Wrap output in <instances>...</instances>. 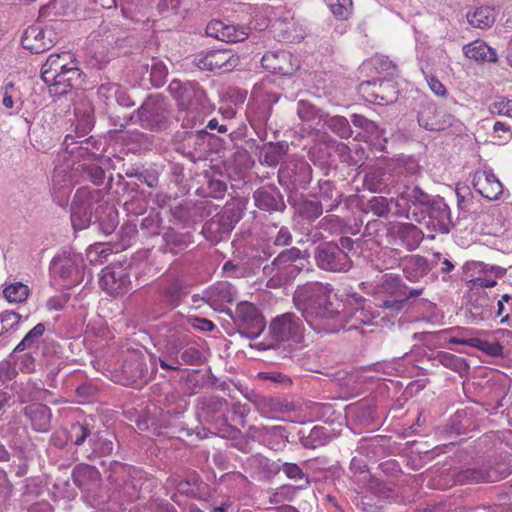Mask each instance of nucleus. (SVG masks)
Listing matches in <instances>:
<instances>
[{"label":"nucleus","mask_w":512,"mask_h":512,"mask_svg":"<svg viewBox=\"0 0 512 512\" xmlns=\"http://www.w3.org/2000/svg\"><path fill=\"white\" fill-rule=\"evenodd\" d=\"M436 358L443 366L454 371H460L465 366L462 358L448 352H439Z\"/></svg>","instance_id":"48"},{"label":"nucleus","mask_w":512,"mask_h":512,"mask_svg":"<svg viewBox=\"0 0 512 512\" xmlns=\"http://www.w3.org/2000/svg\"><path fill=\"white\" fill-rule=\"evenodd\" d=\"M194 63L203 71H231L238 66L239 57L232 50L217 49L196 55Z\"/></svg>","instance_id":"13"},{"label":"nucleus","mask_w":512,"mask_h":512,"mask_svg":"<svg viewBox=\"0 0 512 512\" xmlns=\"http://www.w3.org/2000/svg\"><path fill=\"white\" fill-rule=\"evenodd\" d=\"M328 5L333 16L340 20L348 19L353 11L352 0H329Z\"/></svg>","instance_id":"39"},{"label":"nucleus","mask_w":512,"mask_h":512,"mask_svg":"<svg viewBox=\"0 0 512 512\" xmlns=\"http://www.w3.org/2000/svg\"><path fill=\"white\" fill-rule=\"evenodd\" d=\"M90 434L91 432L87 425L76 423L71 426L69 438L75 445L80 446Z\"/></svg>","instance_id":"49"},{"label":"nucleus","mask_w":512,"mask_h":512,"mask_svg":"<svg viewBox=\"0 0 512 512\" xmlns=\"http://www.w3.org/2000/svg\"><path fill=\"white\" fill-rule=\"evenodd\" d=\"M489 110L492 114L512 118V99H508L506 97H499L490 104Z\"/></svg>","instance_id":"47"},{"label":"nucleus","mask_w":512,"mask_h":512,"mask_svg":"<svg viewBox=\"0 0 512 512\" xmlns=\"http://www.w3.org/2000/svg\"><path fill=\"white\" fill-rule=\"evenodd\" d=\"M312 179V169L303 158H290L282 163L278 180L285 189L294 191L305 188Z\"/></svg>","instance_id":"9"},{"label":"nucleus","mask_w":512,"mask_h":512,"mask_svg":"<svg viewBox=\"0 0 512 512\" xmlns=\"http://www.w3.org/2000/svg\"><path fill=\"white\" fill-rule=\"evenodd\" d=\"M255 205L268 212L283 211L285 203L279 190L275 186H263L253 194Z\"/></svg>","instance_id":"23"},{"label":"nucleus","mask_w":512,"mask_h":512,"mask_svg":"<svg viewBox=\"0 0 512 512\" xmlns=\"http://www.w3.org/2000/svg\"><path fill=\"white\" fill-rule=\"evenodd\" d=\"M351 122L354 126L363 129L375 145L382 147L381 141L386 142L384 130H382L375 122L359 114H353L351 116Z\"/></svg>","instance_id":"32"},{"label":"nucleus","mask_w":512,"mask_h":512,"mask_svg":"<svg viewBox=\"0 0 512 512\" xmlns=\"http://www.w3.org/2000/svg\"><path fill=\"white\" fill-rule=\"evenodd\" d=\"M169 90L178 100L179 107L186 111L183 119V126L194 128L197 122L211 110V105L206 97L204 90L197 82H186L181 85L179 82H172Z\"/></svg>","instance_id":"3"},{"label":"nucleus","mask_w":512,"mask_h":512,"mask_svg":"<svg viewBox=\"0 0 512 512\" xmlns=\"http://www.w3.org/2000/svg\"><path fill=\"white\" fill-rule=\"evenodd\" d=\"M393 183L392 176L383 169H374L369 171L364 178V185L374 193H390V184Z\"/></svg>","instance_id":"27"},{"label":"nucleus","mask_w":512,"mask_h":512,"mask_svg":"<svg viewBox=\"0 0 512 512\" xmlns=\"http://www.w3.org/2000/svg\"><path fill=\"white\" fill-rule=\"evenodd\" d=\"M100 287L112 296H118L128 291L130 279L122 266H107L99 277Z\"/></svg>","instance_id":"15"},{"label":"nucleus","mask_w":512,"mask_h":512,"mask_svg":"<svg viewBox=\"0 0 512 512\" xmlns=\"http://www.w3.org/2000/svg\"><path fill=\"white\" fill-rule=\"evenodd\" d=\"M180 324H183L185 328L187 324L201 331H212L215 328V324L212 321L206 318H200L196 316L188 317L185 320H183Z\"/></svg>","instance_id":"50"},{"label":"nucleus","mask_w":512,"mask_h":512,"mask_svg":"<svg viewBox=\"0 0 512 512\" xmlns=\"http://www.w3.org/2000/svg\"><path fill=\"white\" fill-rule=\"evenodd\" d=\"M52 30L29 27L22 37V46L33 53H41L53 45Z\"/></svg>","instance_id":"21"},{"label":"nucleus","mask_w":512,"mask_h":512,"mask_svg":"<svg viewBox=\"0 0 512 512\" xmlns=\"http://www.w3.org/2000/svg\"><path fill=\"white\" fill-rule=\"evenodd\" d=\"M496 284V280L487 277H477L473 280L474 287L491 288Z\"/></svg>","instance_id":"64"},{"label":"nucleus","mask_w":512,"mask_h":512,"mask_svg":"<svg viewBox=\"0 0 512 512\" xmlns=\"http://www.w3.org/2000/svg\"><path fill=\"white\" fill-rule=\"evenodd\" d=\"M363 290L367 293H373L375 295H386L389 297H406L407 286L403 283L401 277L395 274H385L381 277L380 283L373 287V289L367 290L368 284L362 282L360 284Z\"/></svg>","instance_id":"20"},{"label":"nucleus","mask_w":512,"mask_h":512,"mask_svg":"<svg viewBox=\"0 0 512 512\" xmlns=\"http://www.w3.org/2000/svg\"><path fill=\"white\" fill-rule=\"evenodd\" d=\"M297 113L302 120H309L314 114V109L309 103L305 101H299L297 106Z\"/></svg>","instance_id":"62"},{"label":"nucleus","mask_w":512,"mask_h":512,"mask_svg":"<svg viewBox=\"0 0 512 512\" xmlns=\"http://www.w3.org/2000/svg\"><path fill=\"white\" fill-rule=\"evenodd\" d=\"M281 471L290 479H303V470L294 463H283Z\"/></svg>","instance_id":"56"},{"label":"nucleus","mask_w":512,"mask_h":512,"mask_svg":"<svg viewBox=\"0 0 512 512\" xmlns=\"http://www.w3.org/2000/svg\"><path fill=\"white\" fill-rule=\"evenodd\" d=\"M75 481L78 482L80 477H88L89 479H95L98 476V471L89 465L79 466L74 469L73 472Z\"/></svg>","instance_id":"58"},{"label":"nucleus","mask_w":512,"mask_h":512,"mask_svg":"<svg viewBox=\"0 0 512 512\" xmlns=\"http://www.w3.org/2000/svg\"><path fill=\"white\" fill-rule=\"evenodd\" d=\"M261 64L265 69L280 75L292 74L296 69L291 54L283 50L267 52L263 55Z\"/></svg>","instance_id":"22"},{"label":"nucleus","mask_w":512,"mask_h":512,"mask_svg":"<svg viewBox=\"0 0 512 512\" xmlns=\"http://www.w3.org/2000/svg\"><path fill=\"white\" fill-rule=\"evenodd\" d=\"M367 209L378 217H384L391 211L388 199L382 196L372 197L367 202Z\"/></svg>","instance_id":"42"},{"label":"nucleus","mask_w":512,"mask_h":512,"mask_svg":"<svg viewBox=\"0 0 512 512\" xmlns=\"http://www.w3.org/2000/svg\"><path fill=\"white\" fill-rule=\"evenodd\" d=\"M333 287L329 283L308 282L298 286L293 295L294 305L300 310L306 321L310 318L331 319L338 315L331 297Z\"/></svg>","instance_id":"1"},{"label":"nucleus","mask_w":512,"mask_h":512,"mask_svg":"<svg viewBox=\"0 0 512 512\" xmlns=\"http://www.w3.org/2000/svg\"><path fill=\"white\" fill-rule=\"evenodd\" d=\"M468 331L460 327H454L444 329L434 333L435 338L440 340H446L451 344L466 345L473 348H477L489 356L498 357L503 355V347L497 341H487L476 337L465 338L460 336H451L447 338L449 334L457 333L458 335H464Z\"/></svg>","instance_id":"10"},{"label":"nucleus","mask_w":512,"mask_h":512,"mask_svg":"<svg viewBox=\"0 0 512 512\" xmlns=\"http://www.w3.org/2000/svg\"><path fill=\"white\" fill-rule=\"evenodd\" d=\"M235 323L241 329V334L248 339H256L264 330L263 316L249 302H240L236 307Z\"/></svg>","instance_id":"12"},{"label":"nucleus","mask_w":512,"mask_h":512,"mask_svg":"<svg viewBox=\"0 0 512 512\" xmlns=\"http://www.w3.org/2000/svg\"><path fill=\"white\" fill-rule=\"evenodd\" d=\"M25 410L34 430L38 432H46L49 430L51 422V412L49 407L35 403L26 407Z\"/></svg>","instance_id":"26"},{"label":"nucleus","mask_w":512,"mask_h":512,"mask_svg":"<svg viewBox=\"0 0 512 512\" xmlns=\"http://www.w3.org/2000/svg\"><path fill=\"white\" fill-rule=\"evenodd\" d=\"M3 294L10 303H21L27 299L29 288L21 282H16L5 287Z\"/></svg>","instance_id":"36"},{"label":"nucleus","mask_w":512,"mask_h":512,"mask_svg":"<svg viewBox=\"0 0 512 512\" xmlns=\"http://www.w3.org/2000/svg\"><path fill=\"white\" fill-rule=\"evenodd\" d=\"M117 225H118L117 215L115 212H112V211L109 213V221L107 223H105L102 220L99 221L100 229L102 230V232L105 235L111 234L114 231V229L117 227Z\"/></svg>","instance_id":"60"},{"label":"nucleus","mask_w":512,"mask_h":512,"mask_svg":"<svg viewBox=\"0 0 512 512\" xmlns=\"http://www.w3.org/2000/svg\"><path fill=\"white\" fill-rule=\"evenodd\" d=\"M469 24L475 28L488 29L495 20L496 14L493 8L488 6H481L476 8L473 12L467 14Z\"/></svg>","instance_id":"33"},{"label":"nucleus","mask_w":512,"mask_h":512,"mask_svg":"<svg viewBox=\"0 0 512 512\" xmlns=\"http://www.w3.org/2000/svg\"><path fill=\"white\" fill-rule=\"evenodd\" d=\"M303 260L302 251L296 247L282 251L263 269L264 274L270 277V286H281L292 281L302 270Z\"/></svg>","instance_id":"4"},{"label":"nucleus","mask_w":512,"mask_h":512,"mask_svg":"<svg viewBox=\"0 0 512 512\" xmlns=\"http://www.w3.org/2000/svg\"><path fill=\"white\" fill-rule=\"evenodd\" d=\"M395 234L408 250H415L423 239L422 231L410 223L397 225Z\"/></svg>","instance_id":"29"},{"label":"nucleus","mask_w":512,"mask_h":512,"mask_svg":"<svg viewBox=\"0 0 512 512\" xmlns=\"http://www.w3.org/2000/svg\"><path fill=\"white\" fill-rule=\"evenodd\" d=\"M82 259L80 255L66 254L54 257L51 262V272L63 280L77 282L79 278Z\"/></svg>","instance_id":"17"},{"label":"nucleus","mask_w":512,"mask_h":512,"mask_svg":"<svg viewBox=\"0 0 512 512\" xmlns=\"http://www.w3.org/2000/svg\"><path fill=\"white\" fill-rule=\"evenodd\" d=\"M113 253V246L110 243H95L86 250L87 259L91 264L103 263Z\"/></svg>","instance_id":"34"},{"label":"nucleus","mask_w":512,"mask_h":512,"mask_svg":"<svg viewBox=\"0 0 512 512\" xmlns=\"http://www.w3.org/2000/svg\"><path fill=\"white\" fill-rule=\"evenodd\" d=\"M328 127L342 138L350 136L351 129L348 120L342 116H335L327 121Z\"/></svg>","instance_id":"44"},{"label":"nucleus","mask_w":512,"mask_h":512,"mask_svg":"<svg viewBox=\"0 0 512 512\" xmlns=\"http://www.w3.org/2000/svg\"><path fill=\"white\" fill-rule=\"evenodd\" d=\"M101 192L96 189H78L71 207V224L74 231L88 228L92 221L94 205L99 202Z\"/></svg>","instance_id":"7"},{"label":"nucleus","mask_w":512,"mask_h":512,"mask_svg":"<svg viewBox=\"0 0 512 512\" xmlns=\"http://www.w3.org/2000/svg\"><path fill=\"white\" fill-rule=\"evenodd\" d=\"M457 481L461 484L465 483H482V482H492L494 478L491 474L483 469H466L461 471L457 475Z\"/></svg>","instance_id":"35"},{"label":"nucleus","mask_w":512,"mask_h":512,"mask_svg":"<svg viewBox=\"0 0 512 512\" xmlns=\"http://www.w3.org/2000/svg\"><path fill=\"white\" fill-rule=\"evenodd\" d=\"M82 105V110L79 107L75 108V116L78 119L77 128L81 129L82 132H87L93 126V112L89 104L83 103Z\"/></svg>","instance_id":"41"},{"label":"nucleus","mask_w":512,"mask_h":512,"mask_svg":"<svg viewBox=\"0 0 512 512\" xmlns=\"http://www.w3.org/2000/svg\"><path fill=\"white\" fill-rule=\"evenodd\" d=\"M452 115L439 112L436 105L428 103L419 112V125L429 131H441L451 125Z\"/></svg>","instance_id":"18"},{"label":"nucleus","mask_w":512,"mask_h":512,"mask_svg":"<svg viewBox=\"0 0 512 512\" xmlns=\"http://www.w3.org/2000/svg\"><path fill=\"white\" fill-rule=\"evenodd\" d=\"M261 440L271 449L277 450L285 446L287 433L282 426H263L259 429Z\"/></svg>","instance_id":"30"},{"label":"nucleus","mask_w":512,"mask_h":512,"mask_svg":"<svg viewBox=\"0 0 512 512\" xmlns=\"http://www.w3.org/2000/svg\"><path fill=\"white\" fill-rule=\"evenodd\" d=\"M320 201L323 204V207L326 211H333L336 209L342 199V194L339 192L332 182L328 180L319 182V192H318Z\"/></svg>","instance_id":"31"},{"label":"nucleus","mask_w":512,"mask_h":512,"mask_svg":"<svg viewBox=\"0 0 512 512\" xmlns=\"http://www.w3.org/2000/svg\"><path fill=\"white\" fill-rule=\"evenodd\" d=\"M1 104L9 110V115L19 112L23 106L22 92L19 86L12 81H5L0 87Z\"/></svg>","instance_id":"25"},{"label":"nucleus","mask_w":512,"mask_h":512,"mask_svg":"<svg viewBox=\"0 0 512 512\" xmlns=\"http://www.w3.org/2000/svg\"><path fill=\"white\" fill-rule=\"evenodd\" d=\"M328 440V430L323 426H315L302 443L306 448L315 449L326 444Z\"/></svg>","instance_id":"37"},{"label":"nucleus","mask_w":512,"mask_h":512,"mask_svg":"<svg viewBox=\"0 0 512 512\" xmlns=\"http://www.w3.org/2000/svg\"><path fill=\"white\" fill-rule=\"evenodd\" d=\"M260 375L262 376V378L270 380L272 382L281 383L284 385H289L291 383L290 378L280 372L261 373Z\"/></svg>","instance_id":"61"},{"label":"nucleus","mask_w":512,"mask_h":512,"mask_svg":"<svg viewBox=\"0 0 512 512\" xmlns=\"http://www.w3.org/2000/svg\"><path fill=\"white\" fill-rule=\"evenodd\" d=\"M167 76V68L162 62H155L151 67V82L153 85L159 87L162 86L165 82V78Z\"/></svg>","instance_id":"51"},{"label":"nucleus","mask_w":512,"mask_h":512,"mask_svg":"<svg viewBox=\"0 0 512 512\" xmlns=\"http://www.w3.org/2000/svg\"><path fill=\"white\" fill-rule=\"evenodd\" d=\"M80 76L78 61L69 51L49 55L41 67V78L49 86L51 95L66 94Z\"/></svg>","instance_id":"2"},{"label":"nucleus","mask_w":512,"mask_h":512,"mask_svg":"<svg viewBox=\"0 0 512 512\" xmlns=\"http://www.w3.org/2000/svg\"><path fill=\"white\" fill-rule=\"evenodd\" d=\"M324 209L321 202L313 200H304L298 207L299 214L308 220L318 218L323 213Z\"/></svg>","instance_id":"40"},{"label":"nucleus","mask_w":512,"mask_h":512,"mask_svg":"<svg viewBox=\"0 0 512 512\" xmlns=\"http://www.w3.org/2000/svg\"><path fill=\"white\" fill-rule=\"evenodd\" d=\"M185 349L180 355V363L182 365H199L203 361L201 351L194 345H185Z\"/></svg>","instance_id":"43"},{"label":"nucleus","mask_w":512,"mask_h":512,"mask_svg":"<svg viewBox=\"0 0 512 512\" xmlns=\"http://www.w3.org/2000/svg\"><path fill=\"white\" fill-rule=\"evenodd\" d=\"M492 138L494 139L495 144L503 145L507 143L512 138L510 126L501 121L495 122Z\"/></svg>","instance_id":"46"},{"label":"nucleus","mask_w":512,"mask_h":512,"mask_svg":"<svg viewBox=\"0 0 512 512\" xmlns=\"http://www.w3.org/2000/svg\"><path fill=\"white\" fill-rule=\"evenodd\" d=\"M292 242V235L287 227H281L274 239L277 246H287Z\"/></svg>","instance_id":"59"},{"label":"nucleus","mask_w":512,"mask_h":512,"mask_svg":"<svg viewBox=\"0 0 512 512\" xmlns=\"http://www.w3.org/2000/svg\"><path fill=\"white\" fill-rule=\"evenodd\" d=\"M282 158V150L280 147L271 146L263 154V162L270 166H277Z\"/></svg>","instance_id":"53"},{"label":"nucleus","mask_w":512,"mask_h":512,"mask_svg":"<svg viewBox=\"0 0 512 512\" xmlns=\"http://www.w3.org/2000/svg\"><path fill=\"white\" fill-rule=\"evenodd\" d=\"M201 299L214 310L231 315L228 305L237 299V291L231 283L220 281L205 289Z\"/></svg>","instance_id":"14"},{"label":"nucleus","mask_w":512,"mask_h":512,"mask_svg":"<svg viewBox=\"0 0 512 512\" xmlns=\"http://www.w3.org/2000/svg\"><path fill=\"white\" fill-rule=\"evenodd\" d=\"M170 115V107L160 95L150 96L138 109V117L142 127L151 130L166 128Z\"/></svg>","instance_id":"8"},{"label":"nucleus","mask_w":512,"mask_h":512,"mask_svg":"<svg viewBox=\"0 0 512 512\" xmlns=\"http://www.w3.org/2000/svg\"><path fill=\"white\" fill-rule=\"evenodd\" d=\"M191 333L188 328L183 324L174 326L169 330L166 345L162 351L161 356H151V363L155 365L159 363L160 367L164 370H179L181 367L179 352L185 345L191 342Z\"/></svg>","instance_id":"5"},{"label":"nucleus","mask_w":512,"mask_h":512,"mask_svg":"<svg viewBox=\"0 0 512 512\" xmlns=\"http://www.w3.org/2000/svg\"><path fill=\"white\" fill-rule=\"evenodd\" d=\"M315 260L319 268L331 272H346L352 265L348 254L333 243L320 245Z\"/></svg>","instance_id":"11"},{"label":"nucleus","mask_w":512,"mask_h":512,"mask_svg":"<svg viewBox=\"0 0 512 512\" xmlns=\"http://www.w3.org/2000/svg\"><path fill=\"white\" fill-rule=\"evenodd\" d=\"M389 86L390 84L388 82H381L378 86L379 91L373 90L370 93V96L372 97L370 98V101H376L378 98H380V100L385 103H392L393 101H395L397 98L396 91H393L391 95H384L385 88Z\"/></svg>","instance_id":"54"},{"label":"nucleus","mask_w":512,"mask_h":512,"mask_svg":"<svg viewBox=\"0 0 512 512\" xmlns=\"http://www.w3.org/2000/svg\"><path fill=\"white\" fill-rule=\"evenodd\" d=\"M389 201L390 208L394 207V215L396 216H407L409 210V204L406 198L403 197V191L396 197L391 198Z\"/></svg>","instance_id":"52"},{"label":"nucleus","mask_w":512,"mask_h":512,"mask_svg":"<svg viewBox=\"0 0 512 512\" xmlns=\"http://www.w3.org/2000/svg\"><path fill=\"white\" fill-rule=\"evenodd\" d=\"M427 84L436 96L445 97L447 95V90L445 86L433 75L426 76Z\"/></svg>","instance_id":"57"},{"label":"nucleus","mask_w":512,"mask_h":512,"mask_svg":"<svg viewBox=\"0 0 512 512\" xmlns=\"http://www.w3.org/2000/svg\"><path fill=\"white\" fill-rule=\"evenodd\" d=\"M474 189L484 198L496 200L503 192V186L497 177L486 170L476 171L472 181Z\"/></svg>","instance_id":"19"},{"label":"nucleus","mask_w":512,"mask_h":512,"mask_svg":"<svg viewBox=\"0 0 512 512\" xmlns=\"http://www.w3.org/2000/svg\"><path fill=\"white\" fill-rule=\"evenodd\" d=\"M271 339L275 344L300 343L304 336L302 320L293 313H284L274 318L269 326Z\"/></svg>","instance_id":"6"},{"label":"nucleus","mask_w":512,"mask_h":512,"mask_svg":"<svg viewBox=\"0 0 512 512\" xmlns=\"http://www.w3.org/2000/svg\"><path fill=\"white\" fill-rule=\"evenodd\" d=\"M464 55L475 61L496 62L497 52L485 42L476 40L463 47Z\"/></svg>","instance_id":"28"},{"label":"nucleus","mask_w":512,"mask_h":512,"mask_svg":"<svg viewBox=\"0 0 512 512\" xmlns=\"http://www.w3.org/2000/svg\"><path fill=\"white\" fill-rule=\"evenodd\" d=\"M497 308L496 317L500 318V323L512 327V315L507 312L502 301H498Z\"/></svg>","instance_id":"63"},{"label":"nucleus","mask_w":512,"mask_h":512,"mask_svg":"<svg viewBox=\"0 0 512 512\" xmlns=\"http://www.w3.org/2000/svg\"><path fill=\"white\" fill-rule=\"evenodd\" d=\"M206 34L223 42L236 43L244 41L248 37L249 28L222 20H212L206 26Z\"/></svg>","instance_id":"16"},{"label":"nucleus","mask_w":512,"mask_h":512,"mask_svg":"<svg viewBox=\"0 0 512 512\" xmlns=\"http://www.w3.org/2000/svg\"><path fill=\"white\" fill-rule=\"evenodd\" d=\"M404 276L410 282H418L432 269L428 260L420 255H407L400 261Z\"/></svg>","instance_id":"24"},{"label":"nucleus","mask_w":512,"mask_h":512,"mask_svg":"<svg viewBox=\"0 0 512 512\" xmlns=\"http://www.w3.org/2000/svg\"><path fill=\"white\" fill-rule=\"evenodd\" d=\"M403 197L406 198L408 204H427L429 202V196L424 191H422L419 187L406 186L403 191Z\"/></svg>","instance_id":"45"},{"label":"nucleus","mask_w":512,"mask_h":512,"mask_svg":"<svg viewBox=\"0 0 512 512\" xmlns=\"http://www.w3.org/2000/svg\"><path fill=\"white\" fill-rule=\"evenodd\" d=\"M405 301L406 297H390V299L383 300L378 305L380 308L390 310L393 313H398L403 309Z\"/></svg>","instance_id":"55"},{"label":"nucleus","mask_w":512,"mask_h":512,"mask_svg":"<svg viewBox=\"0 0 512 512\" xmlns=\"http://www.w3.org/2000/svg\"><path fill=\"white\" fill-rule=\"evenodd\" d=\"M45 331V326L42 323L37 324L33 329H31L22 341L16 346L15 351H24L25 349H30L35 347L42 337Z\"/></svg>","instance_id":"38"}]
</instances>
